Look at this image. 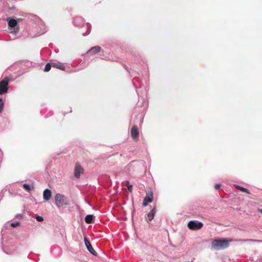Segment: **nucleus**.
Returning a JSON list of instances; mask_svg holds the SVG:
<instances>
[{"label":"nucleus","mask_w":262,"mask_h":262,"mask_svg":"<svg viewBox=\"0 0 262 262\" xmlns=\"http://www.w3.org/2000/svg\"><path fill=\"white\" fill-rule=\"evenodd\" d=\"M156 213V209L155 207H154L147 214V219L149 221H151L154 219Z\"/></svg>","instance_id":"13"},{"label":"nucleus","mask_w":262,"mask_h":262,"mask_svg":"<svg viewBox=\"0 0 262 262\" xmlns=\"http://www.w3.org/2000/svg\"><path fill=\"white\" fill-rule=\"evenodd\" d=\"M260 212L262 213V210H260Z\"/></svg>","instance_id":"31"},{"label":"nucleus","mask_w":262,"mask_h":262,"mask_svg":"<svg viewBox=\"0 0 262 262\" xmlns=\"http://www.w3.org/2000/svg\"><path fill=\"white\" fill-rule=\"evenodd\" d=\"M83 173V169L82 167L79 164H76L74 169V176L76 178H79L80 177V174Z\"/></svg>","instance_id":"7"},{"label":"nucleus","mask_w":262,"mask_h":262,"mask_svg":"<svg viewBox=\"0 0 262 262\" xmlns=\"http://www.w3.org/2000/svg\"><path fill=\"white\" fill-rule=\"evenodd\" d=\"M19 224L20 223L18 222H15V223H11L10 224H8L6 225V227L7 228V226L8 225L9 226H11V227H16L17 226H18L19 225Z\"/></svg>","instance_id":"20"},{"label":"nucleus","mask_w":262,"mask_h":262,"mask_svg":"<svg viewBox=\"0 0 262 262\" xmlns=\"http://www.w3.org/2000/svg\"><path fill=\"white\" fill-rule=\"evenodd\" d=\"M214 187H215V189L218 190V189H219L221 188V184H216L215 185Z\"/></svg>","instance_id":"25"},{"label":"nucleus","mask_w":262,"mask_h":262,"mask_svg":"<svg viewBox=\"0 0 262 262\" xmlns=\"http://www.w3.org/2000/svg\"><path fill=\"white\" fill-rule=\"evenodd\" d=\"M3 154L2 150L0 148V158H2V157L3 156Z\"/></svg>","instance_id":"27"},{"label":"nucleus","mask_w":262,"mask_h":262,"mask_svg":"<svg viewBox=\"0 0 262 262\" xmlns=\"http://www.w3.org/2000/svg\"><path fill=\"white\" fill-rule=\"evenodd\" d=\"M8 25L9 27L10 28L11 32L12 33H17L19 29L17 20L13 18H8Z\"/></svg>","instance_id":"4"},{"label":"nucleus","mask_w":262,"mask_h":262,"mask_svg":"<svg viewBox=\"0 0 262 262\" xmlns=\"http://www.w3.org/2000/svg\"><path fill=\"white\" fill-rule=\"evenodd\" d=\"M130 134H131L132 138L134 140H136V139H138L139 136V133L138 127H137L136 125H134L132 127V128L131 129V131H130Z\"/></svg>","instance_id":"9"},{"label":"nucleus","mask_w":262,"mask_h":262,"mask_svg":"<svg viewBox=\"0 0 262 262\" xmlns=\"http://www.w3.org/2000/svg\"><path fill=\"white\" fill-rule=\"evenodd\" d=\"M84 243H85V246L86 247V249L89 251V252L92 255H93L94 256H97V252L94 250V249H93L92 246L91 245L90 242L89 241L88 238L86 237H84Z\"/></svg>","instance_id":"6"},{"label":"nucleus","mask_w":262,"mask_h":262,"mask_svg":"<svg viewBox=\"0 0 262 262\" xmlns=\"http://www.w3.org/2000/svg\"><path fill=\"white\" fill-rule=\"evenodd\" d=\"M52 67L54 68H57L58 69L61 70H65V66L63 65V64L60 62L59 61H55V62H51Z\"/></svg>","instance_id":"11"},{"label":"nucleus","mask_w":262,"mask_h":262,"mask_svg":"<svg viewBox=\"0 0 262 262\" xmlns=\"http://www.w3.org/2000/svg\"><path fill=\"white\" fill-rule=\"evenodd\" d=\"M24 188L28 192H30L32 190L34 189L33 186H30L27 184H24L23 185Z\"/></svg>","instance_id":"17"},{"label":"nucleus","mask_w":262,"mask_h":262,"mask_svg":"<svg viewBox=\"0 0 262 262\" xmlns=\"http://www.w3.org/2000/svg\"><path fill=\"white\" fill-rule=\"evenodd\" d=\"M36 220L38 222H42L43 220V218L39 215H37L36 217Z\"/></svg>","instance_id":"22"},{"label":"nucleus","mask_w":262,"mask_h":262,"mask_svg":"<svg viewBox=\"0 0 262 262\" xmlns=\"http://www.w3.org/2000/svg\"><path fill=\"white\" fill-rule=\"evenodd\" d=\"M74 24L78 27H81L84 23L83 19L80 17H77L75 18L74 21Z\"/></svg>","instance_id":"14"},{"label":"nucleus","mask_w":262,"mask_h":262,"mask_svg":"<svg viewBox=\"0 0 262 262\" xmlns=\"http://www.w3.org/2000/svg\"><path fill=\"white\" fill-rule=\"evenodd\" d=\"M242 242H256V243H262L261 240L257 239H242L241 240Z\"/></svg>","instance_id":"18"},{"label":"nucleus","mask_w":262,"mask_h":262,"mask_svg":"<svg viewBox=\"0 0 262 262\" xmlns=\"http://www.w3.org/2000/svg\"><path fill=\"white\" fill-rule=\"evenodd\" d=\"M95 216L92 214H88L85 217V222L87 224H91L93 223Z\"/></svg>","instance_id":"15"},{"label":"nucleus","mask_w":262,"mask_h":262,"mask_svg":"<svg viewBox=\"0 0 262 262\" xmlns=\"http://www.w3.org/2000/svg\"><path fill=\"white\" fill-rule=\"evenodd\" d=\"M86 27H87V28H88V31H87V33H86V34H89V33H90V32L91 27V25H90V24H86Z\"/></svg>","instance_id":"24"},{"label":"nucleus","mask_w":262,"mask_h":262,"mask_svg":"<svg viewBox=\"0 0 262 262\" xmlns=\"http://www.w3.org/2000/svg\"><path fill=\"white\" fill-rule=\"evenodd\" d=\"M127 187L128 190L131 192L133 190V185L130 184H129V183H127Z\"/></svg>","instance_id":"21"},{"label":"nucleus","mask_w":262,"mask_h":262,"mask_svg":"<svg viewBox=\"0 0 262 262\" xmlns=\"http://www.w3.org/2000/svg\"><path fill=\"white\" fill-rule=\"evenodd\" d=\"M51 191L49 189H46L43 192V198L46 201H49L51 196Z\"/></svg>","instance_id":"10"},{"label":"nucleus","mask_w":262,"mask_h":262,"mask_svg":"<svg viewBox=\"0 0 262 262\" xmlns=\"http://www.w3.org/2000/svg\"><path fill=\"white\" fill-rule=\"evenodd\" d=\"M15 6H12V7L10 8L9 9V10H15Z\"/></svg>","instance_id":"26"},{"label":"nucleus","mask_w":262,"mask_h":262,"mask_svg":"<svg viewBox=\"0 0 262 262\" xmlns=\"http://www.w3.org/2000/svg\"><path fill=\"white\" fill-rule=\"evenodd\" d=\"M187 226L191 230H198L203 227V224L196 220H191L188 222Z\"/></svg>","instance_id":"3"},{"label":"nucleus","mask_w":262,"mask_h":262,"mask_svg":"<svg viewBox=\"0 0 262 262\" xmlns=\"http://www.w3.org/2000/svg\"><path fill=\"white\" fill-rule=\"evenodd\" d=\"M9 81V78L8 77H5L0 81V95L7 93Z\"/></svg>","instance_id":"5"},{"label":"nucleus","mask_w":262,"mask_h":262,"mask_svg":"<svg viewBox=\"0 0 262 262\" xmlns=\"http://www.w3.org/2000/svg\"><path fill=\"white\" fill-rule=\"evenodd\" d=\"M4 102L0 103V113L2 112L4 109Z\"/></svg>","instance_id":"23"},{"label":"nucleus","mask_w":262,"mask_h":262,"mask_svg":"<svg viewBox=\"0 0 262 262\" xmlns=\"http://www.w3.org/2000/svg\"><path fill=\"white\" fill-rule=\"evenodd\" d=\"M234 187L236 188H237V189L241 190L242 192H246V193H247L248 194H250V193L249 190L248 189H247V188H246L245 187H243L239 185H238L237 184H234Z\"/></svg>","instance_id":"16"},{"label":"nucleus","mask_w":262,"mask_h":262,"mask_svg":"<svg viewBox=\"0 0 262 262\" xmlns=\"http://www.w3.org/2000/svg\"><path fill=\"white\" fill-rule=\"evenodd\" d=\"M51 67H52L51 62L47 63L46 65L45 66V67L44 69V71L45 72L49 71L51 69Z\"/></svg>","instance_id":"19"},{"label":"nucleus","mask_w":262,"mask_h":262,"mask_svg":"<svg viewBox=\"0 0 262 262\" xmlns=\"http://www.w3.org/2000/svg\"><path fill=\"white\" fill-rule=\"evenodd\" d=\"M19 15H20V16H25L23 13H20L18 14Z\"/></svg>","instance_id":"29"},{"label":"nucleus","mask_w":262,"mask_h":262,"mask_svg":"<svg viewBox=\"0 0 262 262\" xmlns=\"http://www.w3.org/2000/svg\"><path fill=\"white\" fill-rule=\"evenodd\" d=\"M153 201V194L151 192L148 193L144 198L143 202V206H146L148 203H151Z\"/></svg>","instance_id":"8"},{"label":"nucleus","mask_w":262,"mask_h":262,"mask_svg":"<svg viewBox=\"0 0 262 262\" xmlns=\"http://www.w3.org/2000/svg\"><path fill=\"white\" fill-rule=\"evenodd\" d=\"M55 204L58 207H60L67 206L69 203L66 196L60 193H57L55 196Z\"/></svg>","instance_id":"2"},{"label":"nucleus","mask_w":262,"mask_h":262,"mask_svg":"<svg viewBox=\"0 0 262 262\" xmlns=\"http://www.w3.org/2000/svg\"><path fill=\"white\" fill-rule=\"evenodd\" d=\"M21 20V19L20 18H18V21H20Z\"/></svg>","instance_id":"30"},{"label":"nucleus","mask_w":262,"mask_h":262,"mask_svg":"<svg viewBox=\"0 0 262 262\" xmlns=\"http://www.w3.org/2000/svg\"><path fill=\"white\" fill-rule=\"evenodd\" d=\"M229 241L227 239H215L212 242V249L220 250L229 246Z\"/></svg>","instance_id":"1"},{"label":"nucleus","mask_w":262,"mask_h":262,"mask_svg":"<svg viewBox=\"0 0 262 262\" xmlns=\"http://www.w3.org/2000/svg\"><path fill=\"white\" fill-rule=\"evenodd\" d=\"M101 50V47L99 46H95L91 48L86 53L87 54H94L98 53Z\"/></svg>","instance_id":"12"},{"label":"nucleus","mask_w":262,"mask_h":262,"mask_svg":"<svg viewBox=\"0 0 262 262\" xmlns=\"http://www.w3.org/2000/svg\"><path fill=\"white\" fill-rule=\"evenodd\" d=\"M1 102H4V101L2 99V98H0V103H1Z\"/></svg>","instance_id":"28"}]
</instances>
